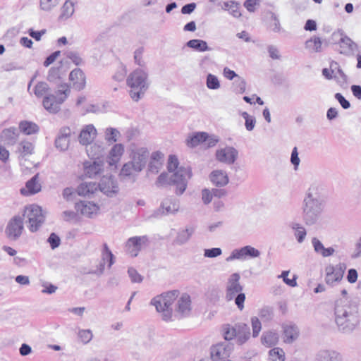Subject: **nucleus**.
Wrapping results in <instances>:
<instances>
[{
  "label": "nucleus",
  "mask_w": 361,
  "mask_h": 361,
  "mask_svg": "<svg viewBox=\"0 0 361 361\" xmlns=\"http://www.w3.org/2000/svg\"><path fill=\"white\" fill-rule=\"evenodd\" d=\"M289 226L293 230L297 242L300 244L302 243L307 236V230L304 226L298 222H292Z\"/></svg>",
  "instance_id": "35"
},
{
  "label": "nucleus",
  "mask_w": 361,
  "mask_h": 361,
  "mask_svg": "<svg viewBox=\"0 0 361 361\" xmlns=\"http://www.w3.org/2000/svg\"><path fill=\"white\" fill-rule=\"evenodd\" d=\"M97 130L92 124L85 126L80 133L78 140L82 145H87L92 143L96 137Z\"/></svg>",
  "instance_id": "26"
},
{
  "label": "nucleus",
  "mask_w": 361,
  "mask_h": 361,
  "mask_svg": "<svg viewBox=\"0 0 361 361\" xmlns=\"http://www.w3.org/2000/svg\"><path fill=\"white\" fill-rule=\"evenodd\" d=\"M331 68L334 79L336 81L337 83L342 85L347 82L348 77L343 71L338 63L336 61H331Z\"/></svg>",
  "instance_id": "34"
},
{
  "label": "nucleus",
  "mask_w": 361,
  "mask_h": 361,
  "mask_svg": "<svg viewBox=\"0 0 361 361\" xmlns=\"http://www.w3.org/2000/svg\"><path fill=\"white\" fill-rule=\"evenodd\" d=\"M233 345L227 342H220L212 345L210 356L212 361H233L229 359Z\"/></svg>",
  "instance_id": "9"
},
{
  "label": "nucleus",
  "mask_w": 361,
  "mask_h": 361,
  "mask_svg": "<svg viewBox=\"0 0 361 361\" xmlns=\"http://www.w3.org/2000/svg\"><path fill=\"white\" fill-rule=\"evenodd\" d=\"M126 82L130 88V97L134 101H138L148 87L147 73L142 69H136L129 75Z\"/></svg>",
  "instance_id": "3"
},
{
  "label": "nucleus",
  "mask_w": 361,
  "mask_h": 361,
  "mask_svg": "<svg viewBox=\"0 0 361 361\" xmlns=\"http://www.w3.org/2000/svg\"><path fill=\"white\" fill-rule=\"evenodd\" d=\"M149 242L147 235L130 237L126 243V251L131 257H137L140 251L148 245Z\"/></svg>",
  "instance_id": "12"
},
{
  "label": "nucleus",
  "mask_w": 361,
  "mask_h": 361,
  "mask_svg": "<svg viewBox=\"0 0 361 361\" xmlns=\"http://www.w3.org/2000/svg\"><path fill=\"white\" fill-rule=\"evenodd\" d=\"M27 219V227L31 232H36L45 221V214L41 207L30 204L25 207L23 215Z\"/></svg>",
  "instance_id": "7"
},
{
  "label": "nucleus",
  "mask_w": 361,
  "mask_h": 361,
  "mask_svg": "<svg viewBox=\"0 0 361 361\" xmlns=\"http://www.w3.org/2000/svg\"><path fill=\"white\" fill-rule=\"evenodd\" d=\"M179 161L176 155L169 156L167 169L171 173L169 183L175 186V193L181 195L186 190L188 181L192 176V171L189 167H178Z\"/></svg>",
  "instance_id": "2"
},
{
  "label": "nucleus",
  "mask_w": 361,
  "mask_h": 361,
  "mask_svg": "<svg viewBox=\"0 0 361 361\" xmlns=\"http://www.w3.org/2000/svg\"><path fill=\"white\" fill-rule=\"evenodd\" d=\"M176 300L173 317L183 318L190 316L192 309L190 295L186 293H182L179 295Z\"/></svg>",
  "instance_id": "11"
},
{
  "label": "nucleus",
  "mask_w": 361,
  "mask_h": 361,
  "mask_svg": "<svg viewBox=\"0 0 361 361\" xmlns=\"http://www.w3.org/2000/svg\"><path fill=\"white\" fill-rule=\"evenodd\" d=\"M238 332V326H232L231 325H225L223 328V334L225 340L231 341L235 338Z\"/></svg>",
  "instance_id": "50"
},
{
  "label": "nucleus",
  "mask_w": 361,
  "mask_h": 361,
  "mask_svg": "<svg viewBox=\"0 0 361 361\" xmlns=\"http://www.w3.org/2000/svg\"><path fill=\"white\" fill-rule=\"evenodd\" d=\"M222 254L221 248L214 247L212 249H205L204 251V256L208 258H214L220 256Z\"/></svg>",
  "instance_id": "61"
},
{
  "label": "nucleus",
  "mask_w": 361,
  "mask_h": 361,
  "mask_svg": "<svg viewBox=\"0 0 361 361\" xmlns=\"http://www.w3.org/2000/svg\"><path fill=\"white\" fill-rule=\"evenodd\" d=\"M58 4L57 0H40V8L43 11H49Z\"/></svg>",
  "instance_id": "59"
},
{
  "label": "nucleus",
  "mask_w": 361,
  "mask_h": 361,
  "mask_svg": "<svg viewBox=\"0 0 361 361\" xmlns=\"http://www.w3.org/2000/svg\"><path fill=\"white\" fill-rule=\"evenodd\" d=\"M194 231L195 229L192 226L187 227L185 229L180 231L174 240V243L179 245L186 243L190 240Z\"/></svg>",
  "instance_id": "39"
},
{
  "label": "nucleus",
  "mask_w": 361,
  "mask_h": 361,
  "mask_svg": "<svg viewBox=\"0 0 361 361\" xmlns=\"http://www.w3.org/2000/svg\"><path fill=\"white\" fill-rule=\"evenodd\" d=\"M206 85L209 90H218L221 85L218 78L213 74H208L207 76Z\"/></svg>",
  "instance_id": "53"
},
{
  "label": "nucleus",
  "mask_w": 361,
  "mask_h": 361,
  "mask_svg": "<svg viewBox=\"0 0 361 361\" xmlns=\"http://www.w3.org/2000/svg\"><path fill=\"white\" fill-rule=\"evenodd\" d=\"M127 74L126 67L123 64H120L116 70V72L113 76V78L116 81L124 80Z\"/></svg>",
  "instance_id": "57"
},
{
  "label": "nucleus",
  "mask_w": 361,
  "mask_h": 361,
  "mask_svg": "<svg viewBox=\"0 0 361 361\" xmlns=\"http://www.w3.org/2000/svg\"><path fill=\"white\" fill-rule=\"evenodd\" d=\"M187 46L200 52L210 51L212 49L208 47L207 42L202 39H190L187 42Z\"/></svg>",
  "instance_id": "43"
},
{
  "label": "nucleus",
  "mask_w": 361,
  "mask_h": 361,
  "mask_svg": "<svg viewBox=\"0 0 361 361\" xmlns=\"http://www.w3.org/2000/svg\"><path fill=\"white\" fill-rule=\"evenodd\" d=\"M149 152L147 148L140 147L132 150L130 157V162L135 165L137 169L141 171L145 168L146 163L149 159Z\"/></svg>",
  "instance_id": "15"
},
{
  "label": "nucleus",
  "mask_w": 361,
  "mask_h": 361,
  "mask_svg": "<svg viewBox=\"0 0 361 361\" xmlns=\"http://www.w3.org/2000/svg\"><path fill=\"white\" fill-rule=\"evenodd\" d=\"M305 47L310 53L321 52L322 42L319 37L314 36L305 42Z\"/></svg>",
  "instance_id": "37"
},
{
  "label": "nucleus",
  "mask_w": 361,
  "mask_h": 361,
  "mask_svg": "<svg viewBox=\"0 0 361 361\" xmlns=\"http://www.w3.org/2000/svg\"><path fill=\"white\" fill-rule=\"evenodd\" d=\"M346 265L344 263H338L336 265L329 264L325 267V283L329 286H334L341 282L343 278Z\"/></svg>",
  "instance_id": "8"
},
{
  "label": "nucleus",
  "mask_w": 361,
  "mask_h": 361,
  "mask_svg": "<svg viewBox=\"0 0 361 361\" xmlns=\"http://www.w3.org/2000/svg\"><path fill=\"white\" fill-rule=\"evenodd\" d=\"M102 261L107 264V267L110 269L115 262V257L106 243L103 244L101 251Z\"/></svg>",
  "instance_id": "41"
},
{
  "label": "nucleus",
  "mask_w": 361,
  "mask_h": 361,
  "mask_svg": "<svg viewBox=\"0 0 361 361\" xmlns=\"http://www.w3.org/2000/svg\"><path fill=\"white\" fill-rule=\"evenodd\" d=\"M324 208L323 188L317 181L312 182L305 191L302 202V218L306 226L317 224Z\"/></svg>",
  "instance_id": "1"
},
{
  "label": "nucleus",
  "mask_w": 361,
  "mask_h": 361,
  "mask_svg": "<svg viewBox=\"0 0 361 361\" xmlns=\"http://www.w3.org/2000/svg\"><path fill=\"white\" fill-rule=\"evenodd\" d=\"M158 173V151L154 152L151 155L148 164L147 175Z\"/></svg>",
  "instance_id": "48"
},
{
  "label": "nucleus",
  "mask_w": 361,
  "mask_h": 361,
  "mask_svg": "<svg viewBox=\"0 0 361 361\" xmlns=\"http://www.w3.org/2000/svg\"><path fill=\"white\" fill-rule=\"evenodd\" d=\"M75 208L78 212L88 218H93L99 210L97 204L89 201H80L75 204Z\"/></svg>",
  "instance_id": "19"
},
{
  "label": "nucleus",
  "mask_w": 361,
  "mask_h": 361,
  "mask_svg": "<svg viewBox=\"0 0 361 361\" xmlns=\"http://www.w3.org/2000/svg\"><path fill=\"white\" fill-rule=\"evenodd\" d=\"M283 341L286 343H293L300 336V330L297 325L293 323L282 324Z\"/></svg>",
  "instance_id": "18"
},
{
  "label": "nucleus",
  "mask_w": 361,
  "mask_h": 361,
  "mask_svg": "<svg viewBox=\"0 0 361 361\" xmlns=\"http://www.w3.org/2000/svg\"><path fill=\"white\" fill-rule=\"evenodd\" d=\"M261 255L259 250L251 245H246L238 249H234L226 259L227 262L233 260L245 261L249 259L258 258Z\"/></svg>",
  "instance_id": "10"
},
{
  "label": "nucleus",
  "mask_w": 361,
  "mask_h": 361,
  "mask_svg": "<svg viewBox=\"0 0 361 361\" xmlns=\"http://www.w3.org/2000/svg\"><path fill=\"white\" fill-rule=\"evenodd\" d=\"M251 324L252 328V336L257 337L258 336L259 332L262 329V324L259 319L257 317H253L251 318Z\"/></svg>",
  "instance_id": "58"
},
{
  "label": "nucleus",
  "mask_w": 361,
  "mask_h": 361,
  "mask_svg": "<svg viewBox=\"0 0 361 361\" xmlns=\"http://www.w3.org/2000/svg\"><path fill=\"white\" fill-rule=\"evenodd\" d=\"M118 130L114 128H107L105 131V139L109 142H115L117 140V136L119 135Z\"/></svg>",
  "instance_id": "56"
},
{
  "label": "nucleus",
  "mask_w": 361,
  "mask_h": 361,
  "mask_svg": "<svg viewBox=\"0 0 361 361\" xmlns=\"http://www.w3.org/2000/svg\"><path fill=\"white\" fill-rule=\"evenodd\" d=\"M81 111H82V114H85L87 113H98L100 111V108L98 105L89 104L85 106H82L81 108Z\"/></svg>",
  "instance_id": "64"
},
{
  "label": "nucleus",
  "mask_w": 361,
  "mask_h": 361,
  "mask_svg": "<svg viewBox=\"0 0 361 361\" xmlns=\"http://www.w3.org/2000/svg\"><path fill=\"white\" fill-rule=\"evenodd\" d=\"M47 241L49 243L50 247L52 250L57 248L61 243L60 238L55 233H51L50 234Z\"/></svg>",
  "instance_id": "60"
},
{
  "label": "nucleus",
  "mask_w": 361,
  "mask_h": 361,
  "mask_svg": "<svg viewBox=\"0 0 361 361\" xmlns=\"http://www.w3.org/2000/svg\"><path fill=\"white\" fill-rule=\"evenodd\" d=\"M41 184L39 183V174H35L27 181L25 187L20 189V193L25 196L35 195L41 190Z\"/></svg>",
  "instance_id": "24"
},
{
  "label": "nucleus",
  "mask_w": 361,
  "mask_h": 361,
  "mask_svg": "<svg viewBox=\"0 0 361 361\" xmlns=\"http://www.w3.org/2000/svg\"><path fill=\"white\" fill-rule=\"evenodd\" d=\"M84 172L86 176L92 178H95L102 171L103 164L98 161H87L83 164Z\"/></svg>",
  "instance_id": "29"
},
{
  "label": "nucleus",
  "mask_w": 361,
  "mask_h": 361,
  "mask_svg": "<svg viewBox=\"0 0 361 361\" xmlns=\"http://www.w3.org/2000/svg\"><path fill=\"white\" fill-rule=\"evenodd\" d=\"M207 138V134L206 133H197L189 137L186 140V143L188 147H195L199 144L205 142Z\"/></svg>",
  "instance_id": "44"
},
{
  "label": "nucleus",
  "mask_w": 361,
  "mask_h": 361,
  "mask_svg": "<svg viewBox=\"0 0 361 361\" xmlns=\"http://www.w3.org/2000/svg\"><path fill=\"white\" fill-rule=\"evenodd\" d=\"M97 185L98 189L108 196L118 192L117 182L112 176H103Z\"/></svg>",
  "instance_id": "17"
},
{
  "label": "nucleus",
  "mask_w": 361,
  "mask_h": 361,
  "mask_svg": "<svg viewBox=\"0 0 361 361\" xmlns=\"http://www.w3.org/2000/svg\"><path fill=\"white\" fill-rule=\"evenodd\" d=\"M90 145L87 147L86 151L87 155L94 159H98L103 153V147L96 143L90 144Z\"/></svg>",
  "instance_id": "45"
},
{
  "label": "nucleus",
  "mask_w": 361,
  "mask_h": 361,
  "mask_svg": "<svg viewBox=\"0 0 361 361\" xmlns=\"http://www.w3.org/2000/svg\"><path fill=\"white\" fill-rule=\"evenodd\" d=\"M209 180L213 185L218 187L225 186L229 182L227 172L222 169H216L212 171L209 175Z\"/></svg>",
  "instance_id": "28"
},
{
  "label": "nucleus",
  "mask_w": 361,
  "mask_h": 361,
  "mask_svg": "<svg viewBox=\"0 0 361 361\" xmlns=\"http://www.w3.org/2000/svg\"><path fill=\"white\" fill-rule=\"evenodd\" d=\"M238 155V151L233 147H225L219 149L215 154L216 160L226 164H233Z\"/></svg>",
  "instance_id": "16"
},
{
  "label": "nucleus",
  "mask_w": 361,
  "mask_h": 361,
  "mask_svg": "<svg viewBox=\"0 0 361 361\" xmlns=\"http://www.w3.org/2000/svg\"><path fill=\"white\" fill-rule=\"evenodd\" d=\"M333 44L338 45V50L341 54L351 56L358 50L357 44L353 42L342 30L334 31L331 36Z\"/></svg>",
  "instance_id": "6"
},
{
  "label": "nucleus",
  "mask_w": 361,
  "mask_h": 361,
  "mask_svg": "<svg viewBox=\"0 0 361 361\" xmlns=\"http://www.w3.org/2000/svg\"><path fill=\"white\" fill-rule=\"evenodd\" d=\"M19 132L26 135H32L37 134L39 131V126L30 121H21L18 125Z\"/></svg>",
  "instance_id": "33"
},
{
  "label": "nucleus",
  "mask_w": 361,
  "mask_h": 361,
  "mask_svg": "<svg viewBox=\"0 0 361 361\" xmlns=\"http://www.w3.org/2000/svg\"><path fill=\"white\" fill-rule=\"evenodd\" d=\"M240 276L238 273H233L229 276L226 283V295L227 300H232L235 295L240 293L243 287L240 283Z\"/></svg>",
  "instance_id": "14"
},
{
  "label": "nucleus",
  "mask_w": 361,
  "mask_h": 361,
  "mask_svg": "<svg viewBox=\"0 0 361 361\" xmlns=\"http://www.w3.org/2000/svg\"><path fill=\"white\" fill-rule=\"evenodd\" d=\"M37 73H35V74L32 77L31 80L28 82L27 91L30 92V94L33 93L35 96L37 98H44L45 96L49 94L48 93L50 89L49 85L46 82H37L33 87L32 91H30L32 83L37 78Z\"/></svg>",
  "instance_id": "20"
},
{
  "label": "nucleus",
  "mask_w": 361,
  "mask_h": 361,
  "mask_svg": "<svg viewBox=\"0 0 361 361\" xmlns=\"http://www.w3.org/2000/svg\"><path fill=\"white\" fill-rule=\"evenodd\" d=\"M179 207V201L171 197L164 200L161 203L162 213L165 214H176Z\"/></svg>",
  "instance_id": "32"
},
{
  "label": "nucleus",
  "mask_w": 361,
  "mask_h": 361,
  "mask_svg": "<svg viewBox=\"0 0 361 361\" xmlns=\"http://www.w3.org/2000/svg\"><path fill=\"white\" fill-rule=\"evenodd\" d=\"M260 340L263 345L267 348H271L278 344L279 336L276 331L269 330L263 332Z\"/></svg>",
  "instance_id": "31"
},
{
  "label": "nucleus",
  "mask_w": 361,
  "mask_h": 361,
  "mask_svg": "<svg viewBox=\"0 0 361 361\" xmlns=\"http://www.w3.org/2000/svg\"><path fill=\"white\" fill-rule=\"evenodd\" d=\"M250 329L247 325H238L237 336H235L236 342L238 345H243L250 338Z\"/></svg>",
  "instance_id": "42"
},
{
  "label": "nucleus",
  "mask_w": 361,
  "mask_h": 361,
  "mask_svg": "<svg viewBox=\"0 0 361 361\" xmlns=\"http://www.w3.org/2000/svg\"><path fill=\"white\" fill-rule=\"evenodd\" d=\"M19 130L15 127L4 129L0 134V141L7 146H13L18 142Z\"/></svg>",
  "instance_id": "21"
},
{
  "label": "nucleus",
  "mask_w": 361,
  "mask_h": 361,
  "mask_svg": "<svg viewBox=\"0 0 361 361\" xmlns=\"http://www.w3.org/2000/svg\"><path fill=\"white\" fill-rule=\"evenodd\" d=\"M178 290H168L159 295V317L166 322L173 318V303L179 296Z\"/></svg>",
  "instance_id": "5"
},
{
  "label": "nucleus",
  "mask_w": 361,
  "mask_h": 361,
  "mask_svg": "<svg viewBox=\"0 0 361 361\" xmlns=\"http://www.w3.org/2000/svg\"><path fill=\"white\" fill-rule=\"evenodd\" d=\"M242 117L245 119V126L247 130L252 131L256 123L255 118L248 114V113L244 111L241 114Z\"/></svg>",
  "instance_id": "54"
},
{
  "label": "nucleus",
  "mask_w": 361,
  "mask_h": 361,
  "mask_svg": "<svg viewBox=\"0 0 361 361\" xmlns=\"http://www.w3.org/2000/svg\"><path fill=\"white\" fill-rule=\"evenodd\" d=\"M320 361H342V356L336 351H326L321 354Z\"/></svg>",
  "instance_id": "49"
},
{
  "label": "nucleus",
  "mask_w": 361,
  "mask_h": 361,
  "mask_svg": "<svg viewBox=\"0 0 361 361\" xmlns=\"http://www.w3.org/2000/svg\"><path fill=\"white\" fill-rule=\"evenodd\" d=\"M140 171L130 161H128L123 164L119 175L124 180L135 182Z\"/></svg>",
  "instance_id": "25"
},
{
  "label": "nucleus",
  "mask_w": 361,
  "mask_h": 361,
  "mask_svg": "<svg viewBox=\"0 0 361 361\" xmlns=\"http://www.w3.org/2000/svg\"><path fill=\"white\" fill-rule=\"evenodd\" d=\"M124 153V146L122 144H115L109 151L107 157V162L109 166L116 168Z\"/></svg>",
  "instance_id": "27"
},
{
  "label": "nucleus",
  "mask_w": 361,
  "mask_h": 361,
  "mask_svg": "<svg viewBox=\"0 0 361 361\" xmlns=\"http://www.w3.org/2000/svg\"><path fill=\"white\" fill-rule=\"evenodd\" d=\"M224 8L228 10L234 18H238L241 16L239 4L235 1L225 2Z\"/></svg>",
  "instance_id": "47"
},
{
  "label": "nucleus",
  "mask_w": 361,
  "mask_h": 361,
  "mask_svg": "<svg viewBox=\"0 0 361 361\" xmlns=\"http://www.w3.org/2000/svg\"><path fill=\"white\" fill-rule=\"evenodd\" d=\"M75 2L72 0H66L61 7V12L59 17L60 20H66L71 18L75 12Z\"/></svg>",
  "instance_id": "38"
},
{
  "label": "nucleus",
  "mask_w": 361,
  "mask_h": 361,
  "mask_svg": "<svg viewBox=\"0 0 361 361\" xmlns=\"http://www.w3.org/2000/svg\"><path fill=\"white\" fill-rule=\"evenodd\" d=\"M78 336L80 341L85 345L92 341L93 334L90 329H79Z\"/></svg>",
  "instance_id": "52"
},
{
  "label": "nucleus",
  "mask_w": 361,
  "mask_h": 361,
  "mask_svg": "<svg viewBox=\"0 0 361 361\" xmlns=\"http://www.w3.org/2000/svg\"><path fill=\"white\" fill-rule=\"evenodd\" d=\"M23 228V216L16 215L8 221L5 233L9 239L16 240L21 235Z\"/></svg>",
  "instance_id": "13"
},
{
  "label": "nucleus",
  "mask_w": 361,
  "mask_h": 361,
  "mask_svg": "<svg viewBox=\"0 0 361 361\" xmlns=\"http://www.w3.org/2000/svg\"><path fill=\"white\" fill-rule=\"evenodd\" d=\"M269 361H285V352L281 348H274L269 352Z\"/></svg>",
  "instance_id": "46"
},
{
  "label": "nucleus",
  "mask_w": 361,
  "mask_h": 361,
  "mask_svg": "<svg viewBox=\"0 0 361 361\" xmlns=\"http://www.w3.org/2000/svg\"><path fill=\"white\" fill-rule=\"evenodd\" d=\"M69 79L75 90L80 91L85 88L86 85V78L85 73L81 69L75 68L73 70L69 75Z\"/></svg>",
  "instance_id": "23"
},
{
  "label": "nucleus",
  "mask_w": 361,
  "mask_h": 361,
  "mask_svg": "<svg viewBox=\"0 0 361 361\" xmlns=\"http://www.w3.org/2000/svg\"><path fill=\"white\" fill-rule=\"evenodd\" d=\"M128 273L133 283H140L142 281V276L134 268H129Z\"/></svg>",
  "instance_id": "62"
},
{
  "label": "nucleus",
  "mask_w": 361,
  "mask_h": 361,
  "mask_svg": "<svg viewBox=\"0 0 361 361\" xmlns=\"http://www.w3.org/2000/svg\"><path fill=\"white\" fill-rule=\"evenodd\" d=\"M34 144L25 139L23 140H21L17 148V152L20 154V156L23 157L31 155L34 152Z\"/></svg>",
  "instance_id": "40"
},
{
  "label": "nucleus",
  "mask_w": 361,
  "mask_h": 361,
  "mask_svg": "<svg viewBox=\"0 0 361 361\" xmlns=\"http://www.w3.org/2000/svg\"><path fill=\"white\" fill-rule=\"evenodd\" d=\"M71 130L68 127L61 128L55 140V147L60 151L68 149L70 143Z\"/></svg>",
  "instance_id": "22"
},
{
  "label": "nucleus",
  "mask_w": 361,
  "mask_h": 361,
  "mask_svg": "<svg viewBox=\"0 0 361 361\" xmlns=\"http://www.w3.org/2000/svg\"><path fill=\"white\" fill-rule=\"evenodd\" d=\"M259 316L264 321H269L273 317L272 310L269 307H264L259 310Z\"/></svg>",
  "instance_id": "63"
},
{
  "label": "nucleus",
  "mask_w": 361,
  "mask_h": 361,
  "mask_svg": "<svg viewBox=\"0 0 361 361\" xmlns=\"http://www.w3.org/2000/svg\"><path fill=\"white\" fill-rule=\"evenodd\" d=\"M311 242L314 252L323 257L332 256L335 252L334 247H325L321 240L316 237L312 238Z\"/></svg>",
  "instance_id": "30"
},
{
  "label": "nucleus",
  "mask_w": 361,
  "mask_h": 361,
  "mask_svg": "<svg viewBox=\"0 0 361 361\" xmlns=\"http://www.w3.org/2000/svg\"><path fill=\"white\" fill-rule=\"evenodd\" d=\"M290 273V271H283L280 275L277 277L279 279H282L283 282L289 286L290 287H296L298 286L297 279L298 276L296 275H293V279H290L288 276Z\"/></svg>",
  "instance_id": "51"
},
{
  "label": "nucleus",
  "mask_w": 361,
  "mask_h": 361,
  "mask_svg": "<svg viewBox=\"0 0 361 361\" xmlns=\"http://www.w3.org/2000/svg\"><path fill=\"white\" fill-rule=\"evenodd\" d=\"M98 190L97 183L94 182H84L77 188V192L80 196H89Z\"/></svg>",
  "instance_id": "36"
},
{
  "label": "nucleus",
  "mask_w": 361,
  "mask_h": 361,
  "mask_svg": "<svg viewBox=\"0 0 361 361\" xmlns=\"http://www.w3.org/2000/svg\"><path fill=\"white\" fill-rule=\"evenodd\" d=\"M233 85L234 92L236 93L243 94L245 92L246 89V82L243 78L240 76L238 77V78L233 82Z\"/></svg>",
  "instance_id": "55"
},
{
  "label": "nucleus",
  "mask_w": 361,
  "mask_h": 361,
  "mask_svg": "<svg viewBox=\"0 0 361 361\" xmlns=\"http://www.w3.org/2000/svg\"><path fill=\"white\" fill-rule=\"evenodd\" d=\"M71 93V89L67 84L59 87L55 94H49L42 101L43 106L50 113H56L60 110V106L65 102Z\"/></svg>",
  "instance_id": "4"
}]
</instances>
